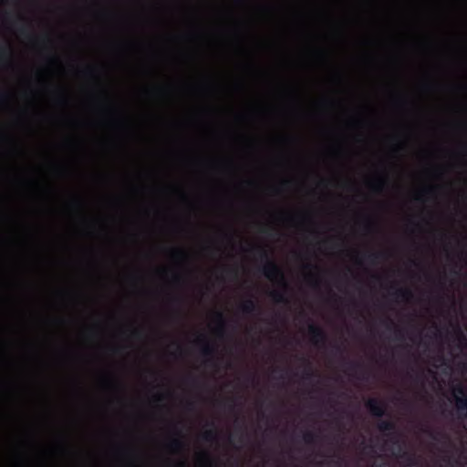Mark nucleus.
Returning <instances> with one entry per match:
<instances>
[{"instance_id":"obj_1","label":"nucleus","mask_w":467,"mask_h":467,"mask_svg":"<svg viewBox=\"0 0 467 467\" xmlns=\"http://www.w3.org/2000/svg\"><path fill=\"white\" fill-rule=\"evenodd\" d=\"M385 31V0H381V289L383 288L384 279V269L383 262L386 259V254L383 247L385 233H384V213L386 208L385 200L383 198L386 175H389L387 171L386 161L383 150L384 140V109H383V95H384V67H385V41H386ZM383 296L381 295V299ZM383 308V303L381 302V309ZM385 324L383 311L381 310V327Z\"/></svg>"},{"instance_id":"obj_2","label":"nucleus","mask_w":467,"mask_h":467,"mask_svg":"<svg viewBox=\"0 0 467 467\" xmlns=\"http://www.w3.org/2000/svg\"><path fill=\"white\" fill-rule=\"evenodd\" d=\"M253 250L257 251L260 255V259L265 261V265L260 268L262 274L272 281H278V283L286 289L288 287L283 270L277 265V264L270 258L268 252L261 247H254Z\"/></svg>"},{"instance_id":"obj_3","label":"nucleus","mask_w":467,"mask_h":467,"mask_svg":"<svg viewBox=\"0 0 467 467\" xmlns=\"http://www.w3.org/2000/svg\"><path fill=\"white\" fill-rule=\"evenodd\" d=\"M456 409H457V414L459 418H464L467 415V393L465 388L459 384L457 385L452 393Z\"/></svg>"},{"instance_id":"obj_4","label":"nucleus","mask_w":467,"mask_h":467,"mask_svg":"<svg viewBox=\"0 0 467 467\" xmlns=\"http://www.w3.org/2000/svg\"><path fill=\"white\" fill-rule=\"evenodd\" d=\"M351 143L348 144H337L335 145V155L342 156L348 153H353L358 146L363 141V136L361 132H354L350 135Z\"/></svg>"},{"instance_id":"obj_5","label":"nucleus","mask_w":467,"mask_h":467,"mask_svg":"<svg viewBox=\"0 0 467 467\" xmlns=\"http://www.w3.org/2000/svg\"><path fill=\"white\" fill-rule=\"evenodd\" d=\"M308 333L311 342L317 347H324L327 341V336L325 330L314 324L308 326Z\"/></svg>"},{"instance_id":"obj_6","label":"nucleus","mask_w":467,"mask_h":467,"mask_svg":"<svg viewBox=\"0 0 467 467\" xmlns=\"http://www.w3.org/2000/svg\"><path fill=\"white\" fill-rule=\"evenodd\" d=\"M393 296L398 302L409 303L413 298V292L409 287H400L394 291Z\"/></svg>"},{"instance_id":"obj_7","label":"nucleus","mask_w":467,"mask_h":467,"mask_svg":"<svg viewBox=\"0 0 467 467\" xmlns=\"http://www.w3.org/2000/svg\"><path fill=\"white\" fill-rule=\"evenodd\" d=\"M395 103L401 110L411 109L414 107V101L403 93H399L395 97Z\"/></svg>"},{"instance_id":"obj_8","label":"nucleus","mask_w":467,"mask_h":467,"mask_svg":"<svg viewBox=\"0 0 467 467\" xmlns=\"http://www.w3.org/2000/svg\"><path fill=\"white\" fill-rule=\"evenodd\" d=\"M383 365H384V358H383V355L381 354V390L383 389V383H384ZM385 410H386V403H385L383 397L381 396V418L385 414ZM380 428H381V434L388 429L387 422L385 420H383L382 419H381ZM383 449H384V443H383V441L381 440V452L383 451Z\"/></svg>"},{"instance_id":"obj_9","label":"nucleus","mask_w":467,"mask_h":467,"mask_svg":"<svg viewBox=\"0 0 467 467\" xmlns=\"http://www.w3.org/2000/svg\"><path fill=\"white\" fill-rule=\"evenodd\" d=\"M240 309L243 313L251 315L255 312H259L260 307L255 300L248 298L240 305Z\"/></svg>"},{"instance_id":"obj_10","label":"nucleus","mask_w":467,"mask_h":467,"mask_svg":"<svg viewBox=\"0 0 467 467\" xmlns=\"http://www.w3.org/2000/svg\"><path fill=\"white\" fill-rule=\"evenodd\" d=\"M370 410L373 417L375 418V427L379 429V398L374 397L370 400Z\"/></svg>"},{"instance_id":"obj_11","label":"nucleus","mask_w":467,"mask_h":467,"mask_svg":"<svg viewBox=\"0 0 467 467\" xmlns=\"http://www.w3.org/2000/svg\"><path fill=\"white\" fill-rule=\"evenodd\" d=\"M407 147H408L407 138L404 136L399 137L398 141L395 143V145L393 147V151L396 154L400 155L407 150Z\"/></svg>"},{"instance_id":"obj_12","label":"nucleus","mask_w":467,"mask_h":467,"mask_svg":"<svg viewBox=\"0 0 467 467\" xmlns=\"http://www.w3.org/2000/svg\"><path fill=\"white\" fill-rule=\"evenodd\" d=\"M168 447H169V449H171L173 451H181L184 450L185 443L180 437L172 438L169 441Z\"/></svg>"},{"instance_id":"obj_13","label":"nucleus","mask_w":467,"mask_h":467,"mask_svg":"<svg viewBox=\"0 0 467 467\" xmlns=\"http://www.w3.org/2000/svg\"><path fill=\"white\" fill-rule=\"evenodd\" d=\"M214 320L217 323L216 330L218 334H223L226 325L223 314L222 312H216L214 315Z\"/></svg>"},{"instance_id":"obj_14","label":"nucleus","mask_w":467,"mask_h":467,"mask_svg":"<svg viewBox=\"0 0 467 467\" xmlns=\"http://www.w3.org/2000/svg\"><path fill=\"white\" fill-rule=\"evenodd\" d=\"M304 362L306 364V368L304 369L303 373V379L305 380H311L314 377L317 376L316 372L313 370L311 363L307 359H304Z\"/></svg>"},{"instance_id":"obj_15","label":"nucleus","mask_w":467,"mask_h":467,"mask_svg":"<svg viewBox=\"0 0 467 467\" xmlns=\"http://www.w3.org/2000/svg\"><path fill=\"white\" fill-rule=\"evenodd\" d=\"M201 353L205 358H213L215 354V348L213 345L205 342L202 347Z\"/></svg>"},{"instance_id":"obj_16","label":"nucleus","mask_w":467,"mask_h":467,"mask_svg":"<svg viewBox=\"0 0 467 467\" xmlns=\"http://www.w3.org/2000/svg\"><path fill=\"white\" fill-rule=\"evenodd\" d=\"M318 438H319V436L317 433L310 431H305L303 433L304 441L309 445L316 444Z\"/></svg>"},{"instance_id":"obj_17","label":"nucleus","mask_w":467,"mask_h":467,"mask_svg":"<svg viewBox=\"0 0 467 467\" xmlns=\"http://www.w3.org/2000/svg\"><path fill=\"white\" fill-rule=\"evenodd\" d=\"M218 432L216 429L207 430L202 434V439L208 442H213L217 440Z\"/></svg>"},{"instance_id":"obj_18","label":"nucleus","mask_w":467,"mask_h":467,"mask_svg":"<svg viewBox=\"0 0 467 467\" xmlns=\"http://www.w3.org/2000/svg\"><path fill=\"white\" fill-rule=\"evenodd\" d=\"M348 128L356 130L360 125V119L358 115L352 114L347 119Z\"/></svg>"},{"instance_id":"obj_19","label":"nucleus","mask_w":467,"mask_h":467,"mask_svg":"<svg viewBox=\"0 0 467 467\" xmlns=\"http://www.w3.org/2000/svg\"><path fill=\"white\" fill-rule=\"evenodd\" d=\"M271 296L276 303H287L288 302L285 295L280 291L275 290V291L271 292Z\"/></svg>"},{"instance_id":"obj_20","label":"nucleus","mask_w":467,"mask_h":467,"mask_svg":"<svg viewBox=\"0 0 467 467\" xmlns=\"http://www.w3.org/2000/svg\"><path fill=\"white\" fill-rule=\"evenodd\" d=\"M373 442H374L373 452L375 454L374 467H379V464H378V462H377V458L379 457V436L375 434Z\"/></svg>"},{"instance_id":"obj_21","label":"nucleus","mask_w":467,"mask_h":467,"mask_svg":"<svg viewBox=\"0 0 467 467\" xmlns=\"http://www.w3.org/2000/svg\"><path fill=\"white\" fill-rule=\"evenodd\" d=\"M347 370L354 372L357 371L360 368V364L355 360H345L344 362Z\"/></svg>"},{"instance_id":"obj_22","label":"nucleus","mask_w":467,"mask_h":467,"mask_svg":"<svg viewBox=\"0 0 467 467\" xmlns=\"http://www.w3.org/2000/svg\"><path fill=\"white\" fill-rule=\"evenodd\" d=\"M408 376L413 379L415 382H423L424 381V374L423 372H416V373H408Z\"/></svg>"},{"instance_id":"obj_23","label":"nucleus","mask_w":467,"mask_h":467,"mask_svg":"<svg viewBox=\"0 0 467 467\" xmlns=\"http://www.w3.org/2000/svg\"><path fill=\"white\" fill-rule=\"evenodd\" d=\"M171 254L173 258L179 259V258H184L185 253L182 249H171Z\"/></svg>"},{"instance_id":"obj_24","label":"nucleus","mask_w":467,"mask_h":467,"mask_svg":"<svg viewBox=\"0 0 467 467\" xmlns=\"http://www.w3.org/2000/svg\"><path fill=\"white\" fill-rule=\"evenodd\" d=\"M455 333L460 340L461 343H465L466 342V338L462 331V329L460 328V327H455Z\"/></svg>"},{"instance_id":"obj_25","label":"nucleus","mask_w":467,"mask_h":467,"mask_svg":"<svg viewBox=\"0 0 467 467\" xmlns=\"http://www.w3.org/2000/svg\"><path fill=\"white\" fill-rule=\"evenodd\" d=\"M9 49L7 47H1L0 48V63H2L8 56Z\"/></svg>"},{"instance_id":"obj_26","label":"nucleus","mask_w":467,"mask_h":467,"mask_svg":"<svg viewBox=\"0 0 467 467\" xmlns=\"http://www.w3.org/2000/svg\"><path fill=\"white\" fill-rule=\"evenodd\" d=\"M395 337H396L397 339L403 340L405 338V332H404V330L400 329V328L397 329L395 331Z\"/></svg>"},{"instance_id":"obj_27","label":"nucleus","mask_w":467,"mask_h":467,"mask_svg":"<svg viewBox=\"0 0 467 467\" xmlns=\"http://www.w3.org/2000/svg\"><path fill=\"white\" fill-rule=\"evenodd\" d=\"M203 457L205 459L206 467H212L214 462L210 458L209 454L205 452L203 453Z\"/></svg>"},{"instance_id":"obj_28","label":"nucleus","mask_w":467,"mask_h":467,"mask_svg":"<svg viewBox=\"0 0 467 467\" xmlns=\"http://www.w3.org/2000/svg\"><path fill=\"white\" fill-rule=\"evenodd\" d=\"M186 382H187V383H189V384H191V385H192V386H194V387H196V386L198 385V380H197V379H196V378H194V377H192V376H190V377H188V378L186 379Z\"/></svg>"},{"instance_id":"obj_29","label":"nucleus","mask_w":467,"mask_h":467,"mask_svg":"<svg viewBox=\"0 0 467 467\" xmlns=\"http://www.w3.org/2000/svg\"><path fill=\"white\" fill-rule=\"evenodd\" d=\"M307 277H308V279L313 280V283H312L313 286H315V287L318 286L319 281L317 278L315 277L314 275L310 274L307 275Z\"/></svg>"},{"instance_id":"obj_30","label":"nucleus","mask_w":467,"mask_h":467,"mask_svg":"<svg viewBox=\"0 0 467 467\" xmlns=\"http://www.w3.org/2000/svg\"><path fill=\"white\" fill-rule=\"evenodd\" d=\"M333 350H334L337 354H342V353H343V351H344V349H343L342 346H341V345H339V344H335V345L333 346Z\"/></svg>"},{"instance_id":"obj_31","label":"nucleus","mask_w":467,"mask_h":467,"mask_svg":"<svg viewBox=\"0 0 467 467\" xmlns=\"http://www.w3.org/2000/svg\"><path fill=\"white\" fill-rule=\"evenodd\" d=\"M224 272L229 275H232V276H236L237 275V272H236V269L234 268H225L224 269Z\"/></svg>"},{"instance_id":"obj_32","label":"nucleus","mask_w":467,"mask_h":467,"mask_svg":"<svg viewBox=\"0 0 467 467\" xmlns=\"http://www.w3.org/2000/svg\"><path fill=\"white\" fill-rule=\"evenodd\" d=\"M425 433H428L433 440H437L436 434L429 429L423 430Z\"/></svg>"},{"instance_id":"obj_33","label":"nucleus","mask_w":467,"mask_h":467,"mask_svg":"<svg viewBox=\"0 0 467 467\" xmlns=\"http://www.w3.org/2000/svg\"><path fill=\"white\" fill-rule=\"evenodd\" d=\"M67 102V99H66V97L64 96H60L58 99H57V103L61 104V105H64Z\"/></svg>"},{"instance_id":"obj_34","label":"nucleus","mask_w":467,"mask_h":467,"mask_svg":"<svg viewBox=\"0 0 467 467\" xmlns=\"http://www.w3.org/2000/svg\"><path fill=\"white\" fill-rule=\"evenodd\" d=\"M422 197H423L422 193L420 192V193H418V194L415 195L414 200L416 202H423V198Z\"/></svg>"},{"instance_id":"obj_35","label":"nucleus","mask_w":467,"mask_h":467,"mask_svg":"<svg viewBox=\"0 0 467 467\" xmlns=\"http://www.w3.org/2000/svg\"><path fill=\"white\" fill-rule=\"evenodd\" d=\"M132 336H133L134 337L139 338V337H141V331H140V330H138V329H135V330H133V331H132Z\"/></svg>"},{"instance_id":"obj_36","label":"nucleus","mask_w":467,"mask_h":467,"mask_svg":"<svg viewBox=\"0 0 467 467\" xmlns=\"http://www.w3.org/2000/svg\"><path fill=\"white\" fill-rule=\"evenodd\" d=\"M174 467H188L187 463L184 461L178 462Z\"/></svg>"},{"instance_id":"obj_37","label":"nucleus","mask_w":467,"mask_h":467,"mask_svg":"<svg viewBox=\"0 0 467 467\" xmlns=\"http://www.w3.org/2000/svg\"><path fill=\"white\" fill-rule=\"evenodd\" d=\"M83 72L86 74L93 75L95 70L92 67H87V68H85V70Z\"/></svg>"},{"instance_id":"obj_38","label":"nucleus","mask_w":467,"mask_h":467,"mask_svg":"<svg viewBox=\"0 0 467 467\" xmlns=\"http://www.w3.org/2000/svg\"><path fill=\"white\" fill-rule=\"evenodd\" d=\"M8 99H9V95H8L7 93H3V94L1 95V100H2V101H7V100H8Z\"/></svg>"},{"instance_id":"obj_39","label":"nucleus","mask_w":467,"mask_h":467,"mask_svg":"<svg viewBox=\"0 0 467 467\" xmlns=\"http://www.w3.org/2000/svg\"><path fill=\"white\" fill-rule=\"evenodd\" d=\"M173 279H174V281H175L176 283H179V282H181L182 277H181V275H174V278H173Z\"/></svg>"},{"instance_id":"obj_40","label":"nucleus","mask_w":467,"mask_h":467,"mask_svg":"<svg viewBox=\"0 0 467 467\" xmlns=\"http://www.w3.org/2000/svg\"><path fill=\"white\" fill-rule=\"evenodd\" d=\"M288 184H289V181H283V182H281V186H282V187H287V186H288Z\"/></svg>"},{"instance_id":"obj_41","label":"nucleus","mask_w":467,"mask_h":467,"mask_svg":"<svg viewBox=\"0 0 467 467\" xmlns=\"http://www.w3.org/2000/svg\"><path fill=\"white\" fill-rule=\"evenodd\" d=\"M20 32H21V34L26 35L27 30L25 26H23V27H21Z\"/></svg>"},{"instance_id":"obj_42","label":"nucleus","mask_w":467,"mask_h":467,"mask_svg":"<svg viewBox=\"0 0 467 467\" xmlns=\"http://www.w3.org/2000/svg\"><path fill=\"white\" fill-rule=\"evenodd\" d=\"M162 399H163V396H162V395H158V396L156 397V400H161Z\"/></svg>"},{"instance_id":"obj_43","label":"nucleus","mask_w":467,"mask_h":467,"mask_svg":"<svg viewBox=\"0 0 467 467\" xmlns=\"http://www.w3.org/2000/svg\"><path fill=\"white\" fill-rule=\"evenodd\" d=\"M405 406H409L410 405V402L407 400H403V402H402Z\"/></svg>"},{"instance_id":"obj_44","label":"nucleus","mask_w":467,"mask_h":467,"mask_svg":"<svg viewBox=\"0 0 467 467\" xmlns=\"http://www.w3.org/2000/svg\"><path fill=\"white\" fill-rule=\"evenodd\" d=\"M433 188H430V189H427V190H424L423 192H432Z\"/></svg>"},{"instance_id":"obj_45","label":"nucleus","mask_w":467,"mask_h":467,"mask_svg":"<svg viewBox=\"0 0 467 467\" xmlns=\"http://www.w3.org/2000/svg\"><path fill=\"white\" fill-rule=\"evenodd\" d=\"M410 262L412 265H417L415 260H410Z\"/></svg>"},{"instance_id":"obj_46","label":"nucleus","mask_w":467,"mask_h":467,"mask_svg":"<svg viewBox=\"0 0 467 467\" xmlns=\"http://www.w3.org/2000/svg\"><path fill=\"white\" fill-rule=\"evenodd\" d=\"M50 60H51L52 62H54V61H56V60H57V58H56L55 57H51Z\"/></svg>"},{"instance_id":"obj_47","label":"nucleus","mask_w":467,"mask_h":467,"mask_svg":"<svg viewBox=\"0 0 467 467\" xmlns=\"http://www.w3.org/2000/svg\"><path fill=\"white\" fill-rule=\"evenodd\" d=\"M385 464L383 463V456L381 455V467H383Z\"/></svg>"},{"instance_id":"obj_48","label":"nucleus","mask_w":467,"mask_h":467,"mask_svg":"<svg viewBox=\"0 0 467 467\" xmlns=\"http://www.w3.org/2000/svg\"><path fill=\"white\" fill-rule=\"evenodd\" d=\"M234 406H235V404L233 402V404H231V405H230V408H231V409H234Z\"/></svg>"},{"instance_id":"obj_49","label":"nucleus","mask_w":467,"mask_h":467,"mask_svg":"<svg viewBox=\"0 0 467 467\" xmlns=\"http://www.w3.org/2000/svg\"><path fill=\"white\" fill-rule=\"evenodd\" d=\"M408 222H409L410 223H413V221H412V219H410H410H408Z\"/></svg>"},{"instance_id":"obj_50","label":"nucleus","mask_w":467,"mask_h":467,"mask_svg":"<svg viewBox=\"0 0 467 467\" xmlns=\"http://www.w3.org/2000/svg\"><path fill=\"white\" fill-rule=\"evenodd\" d=\"M306 268H311V267H313V266H312L311 265H306Z\"/></svg>"},{"instance_id":"obj_51","label":"nucleus","mask_w":467,"mask_h":467,"mask_svg":"<svg viewBox=\"0 0 467 467\" xmlns=\"http://www.w3.org/2000/svg\"><path fill=\"white\" fill-rule=\"evenodd\" d=\"M203 340H204L203 337L198 339V341H203Z\"/></svg>"},{"instance_id":"obj_52","label":"nucleus","mask_w":467,"mask_h":467,"mask_svg":"<svg viewBox=\"0 0 467 467\" xmlns=\"http://www.w3.org/2000/svg\"><path fill=\"white\" fill-rule=\"evenodd\" d=\"M336 175H337V176H339L340 174H339V173H337Z\"/></svg>"},{"instance_id":"obj_53","label":"nucleus","mask_w":467,"mask_h":467,"mask_svg":"<svg viewBox=\"0 0 467 467\" xmlns=\"http://www.w3.org/2000/svg\"><path fill=\"white\" fill-rule=\"evenodd\" d=\"M409 175H410V176H412L413 174H412V173H410Z\"/></svg>"}]
</instances>
